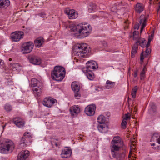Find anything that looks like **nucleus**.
<instances>
[{
	"instance_id": "obj_1",
	"label": "nucleus",
	"mask_w": 160,
	"mask_h": 160,
	"mask_svg": "<svg viewBox=\"0 0 160 160\" xmlns=\"http://www.w3.org/2000/svg\"><path fill=\"white\" fill-rule=\"evenodd\" d=\"M69 28L71 32L75 33V35L78 38L88 37L92 31L91 26L88 23H80L77 25H70Z\"/></svg>"
},
{
	"instance_id": "obj_2",
	"label": "nucleus",
	"mask_w": 160,
	"mask_h": 160,
	"mask_svg": "<svg viewBox=\"0 0 160 160\" xmlns=\"http://www.w3.org/2000/svg\"><path fill=\"white\" fill-rule=\"evenodd\" d=\"M111 154L114 158H118L120 157V155L117 151L119 150L121 148H124V146L123 142L119 136L114 137L111 143Z\"/></svg>"
},
{
	"instance_id": "obj_3",
	"label": "nucleus",
	"mask_w": 160,
	"mask_h": 160,
	"mask_svg": "<svg viewBox=\"0 0 160 160\" xmlns=\"http://www.w3.org/2000/svg\"><path fill=\"white\" fill-rule=\"evenodd\" d=\"M76 56L87 58L90 52L89 48L86 43H82L76 46L73 50Z\"/></svg>"
},
{
	"instance_id": "obj_4",
	"label": "nucleus",
	"mask_w": 160,
	"mask_h": 160,
	"mask_svg": "<svg viewBox=\"0 0 160 160\" xmlns=\"http://www.w3.org/2000/svg\"><path fill=\"white\" fill-rule=\"evenodd\" d=\"M66 73L65 69L59 66H56L51 72L52 79L58 81H61L65 77Z\"/></svg>"
},
{
	"instance_id": "obj_5",
	"label": "nucleus",
	"mask_w": 160,
	"mask_h": 160,
	"mask_svg": "<svg viewBox=\"0 0 160 160\" xmlns=\"http://www.w3.org/2000/svg\"><path fill=\"white\" fill-rule=\"evenodd\" d=\"M14 148L13 142L11 140H6L4 142L0 144V152L6 154L9 152H12Z\"/></svg>"
},
{
	"instance_id": "obj_6",
	"label": "nucleus",
	"mask_w": 160,
	"mask_h": 160,
	"mask_svg": "<svg viewBox=\"0 0 160 160\" xmlns=\"http://www.w3.org/2000/svg\"><path fill=\"white\" fill-rule=\"evenodd\" d=\"M34 46L33 43L31 42H26L23 44L21 49L23 53H28L30 52L32 50Z\"/></svg>"
},
{
	"instance_id": "obj_7",
	"label": "nucleus",
	"mask_w": 160,
	"mask_h": 160,
	"mask_svg": "<svg viewBox=\"0 0 160 160\" xmlns=\"http://www.w3.org/2000/svg\"><path fill=\"white\" fill-rule=\"evenodd\" d=\"M23 32L21 31L15 32L11 34V38L13 41L17 42L23 37Z\"/></svg>"
},
{
	"instance_id": "obj_8",
	"label": "nucleus",
	"mask_w": 160,
	"mask_h": 160,
	"mask_svg": "<svg viewBox=\"0 0 160 160\" xmlns=\"http://www.w3.org/2000/svg\"><path fill=\"white\" fill-rule=\"evenodd\" d=\"M57 100L51 97L45 98L42 102L43 105L47 107H51L53 104L57 102Z\"/></svg>"
},
{
	"instance_id": "obj_9",
	"label": "nucleus",
	"mask_w": 160,
	"mask_h": 160,
	"mask_svg": "<svg viewBox=\"0 0 160 160\" xmlns=\"http://www.w3.org/2000/svg\"><path fill=\"white\" fill-rule=\"evenodd\" d=\"M64 12L68 15L69 18L70 19H75L78 16L77 12L73 9H66L64 10Z\"/></svg>"
},
{
	"instance_id": "obj_10",
	"label": "nucleus",
	"mask_w": 160,
	"mask_h": 160,
	"mask_svg": "<svg viewBox=\"0 0 160 160\" xmlns=\"http://www.w3.org/2000/svg\"><path fill=\"white\" fill-rule=\"evenodd\" d=\"M96 107L93 104L87 106L85 108V112L88 116H92L94 115Z\"/></svg>"
},
{
	"instance_id": "obj_11",
	"label": "nucleus",
	"mask_w": 160,
	"mask_h": 160,
	"mask_svg": "<svg viewBox=\"0 0 160 160\" xmlns=\"http://www.w3.org/2000/svg\"><path fill=\"white\" fill-rule=\"evenodd\" d=\"M148 18V16L145 17L144 15H142L140 17L139 24L141 26L140 33H142L143 28L146 26Z\"/></svg>"
},
{
	"instance_id": "obj_12",
	"label": "nucleus",
	"mask_w": 160,
	"mask_h": 160,
	"mask_svg": "<svg viewBox=\"0 0 160 160\" xmlns=\"http://www.w3.org/2000/svg\"><path fill=\"white\" fill-rule=\"evenodd\" d=\"M86 64V70L91 71V69H96L98 68L97 63L95 61H89Z\"/></svg>"
},
{
	"instance_id": "obj_13",
	"label": "nucleus",
	"mask_w": 160,
	"mask_h": 160,
	"mask_svg": "<svg viewBox=\"0 0 160 160\" xmlns=\"http://www.w3.org/2000/svg\"><path fill=\"white\" fill-rule=\"evenodd\" d=\"M29 155L28 151L26 150L22 151L18 154L17 160H25Z\"/></svg>"
},
{
	"instance_id": "obj_14",
	"label": "nucleus",
	"mask_w": 160,
	"mask_h": 160,
	"mask_svg": "<svg viewBox=\"0 0 160 160\" xmlns=\"http://www.w3.org/2000/svg\"><path fill=\"white\" fill-rule=\"evenodd\" d=\"M70 111L72 116L77 115L80 112L79 107L78 105H75L70 108Z\"/></svg>"
},
{
	"instance_id": "obj_15",
	"label": "nucleus",
	"mask_w": 160,
	"mask_h": 160,
	"mask_svg": "<svg viewBox=\"0 0 160 160\" xmlns=\"http://www.w3.org/2000/svg\"><path fill=\"white\" fill-rule=\"evenodd\" d=\"M13 122L17 127L20 128H22L24 125L23 121L19 118H16L13 120Z\"/></svg>"
},
{
	"instance_id": "obj_16",
	"label": "nucleus",
	"mask_w": 160,
	"mask_h": 160,
	"mask_svg": "<svg viewBox=\"0 0 160 160\" xmlns=\"http://www.w3.org/2000/svg\"><path fill=\"white\" fill-rule=\"evenodd\" d=\"M71 149L67 148L62 150L61 152L62 157L65 158L69 157L71 155Z\"/></svg>"
},
{
	"instance_id": "obj_17",
	"label": "nucleus",
	"mask_w": 160,
	"mask_h": 160,
	"mask_svg": "<svg viewBox=\"0 0 160 160\" xmlns=\"http://www.w3.org/2000/svg\"><path fill=\"white\" fill-rule=\"evenodd\" d=\"M135 143L136 142L133 140L131 141V144L130 146V150L129 152V154L128 155V157L130 160L131 159L132 160H135L134 158H136V157L134 158V156L132 157V158H131V154H132V153L134 152L135 151Z\"/></svg>"
},
{
	"instance_id": "obj_18",
	"label": "nucleus",
	"mask_w": 160,
	"mask_h": 160,
	"mask_svg": "<svg viewBox=\"0 0 160 160\" xmlns=\"http://www.w3.org/2000/svg\"><path fill=\"white\" fill-rule=\"evenodd\" d=\"M30 62L34 65H39L41 63L40 58L36 56H32L29 58Z\"/></svg>"
},
{
	"instance_id": "obj_19",
	"label": "nucleus",
	"mask_w": 160,
	"mask_h": 160,
	"mask_svg": "<svg viewBox=\"0 0 160 160\" xmlns=\"http://www.w3.org/2000/svg\"><path fill=\"white\" fill-rule=\"evenodd\" d=\"M21 66L17 63H12L10 64V68L13 71L19 72L21 69Z\"/></svg>"
},
{
	"instance_id": "obj_20",
	"label": "nucleus",
	"mask_w": 160,
	"mask_h": 160,
	"mask_svg": "<svg viewBox=\"0 0 160 160\" xmlns=\"http://www.w3.org/2000/svg\"><path fill=\"white\" fill-rule=\"evenodd\" d=\"M43 86L42 84L38 86L37 88H35L32 89L33 91L35 94V96H40L42 92Z\"/></svg>"
},
{
	"instance_id": "obj_21",
	"label": "nucleus",
	"mask_w": 160,
	"mask_h": 160,
	"mask_svg": "<svg viewBox=\"0 0 160 160\" xmlns=\"http://www.w3.org/2000/svg\"><path fill=\"white\" fill-rule=\"evenodd\" d=\"M144 9V5L141 3H137L135 7V11L136 12L139 13H141L143 11Z\"/></svg>"
},
{
	"instance_id": "obj_22",
	"label": "nucleus",
	"mask_w": 160,
	"mask_h": 160,
	"mask_svg": "<svg viewBox=\"0 0 160 160\" xmlns=\"http://www.w3.org/2000/svg\"><path fill=\"white\" fill-rule=\"evenodd\" d=\"M44 42L43 38L42 37L37 38L34 41V44L36 47L39 48Z\"/></svg>"
},
{
	"instance_id": "obj_23",
	"label": "nucleus",
	"mask_w": 160,
	"mask_h": 160,
	"mask_svg": "<svg viewBox=\"0 0 160 160\" xmlns=\"http://www.w3.org/2000/svg\"><path fill=\"white\" fill-rule=\"evenodd\" d=\"M151 142H156L160 144V134L158 133H155L152 136Z\"/></svg>"
},
{
	"instance_id": "obj_24",
	"label": "nucleus",
	"mask_w": 160,
	"mask_h": 160,
	"mask_svg": "<svg viewBox=\"0 0 160 160\" xmlns=\"http://www.w3.org/2000/svg\"><path fill=\"white\" fill-rule=\"evenodd\" d=\"M71 87L72 90L74 92H77L79 91L80 87L78 82H73L71 84Z\"/></svg>"
},
{
	"instance_id": "obj_25",
	"label": "nucleus",
	"mask_w": 160,
	"mask_h": 160,
	"mask_svg": "<svg viewBox=\"0 0 160 160\" xmlns=\"http://www.w3.org/2000/svg\"><path fill=\"white\" fill-rule=\"evenodd\" d=\"M10 4V2L8 0H0V7H7Z\"/></svg>"
},
{
	"instance_id": "obj_26",
	"label": "nucleus",
	"mask_w": 160,
	"mask_h": 160,
	"mask_svg": "<svg viewBox=\"0 0 160 160\" xmlns=\"http://www.w3.org/2000/svg\"><path fill=\"white\" fill-rule=\"evenodd\" d=\"M86 72L85 73V75L88 79L90 80H92L94 78V76L93 73L91 71H88L86 70Z\"/></svg>"
},
{
	"instance_id": "obj_27",
	"label": "nucleus",
	"mask_w": 160,
	"mask_h": 160,
	"mask_svg": "<svg viewBox=\"0 0 160 160\" xmlns=\"http://www.w3.org/2000/svg\"><path fill=\"white\" fill-rule=\"evenodd\" d=\"M115 85V83L109 80L106 81L105 87L107 89H110L114 87Z\"/></svg>"
},
{
	"instance_id": "obj_28",
	"label": "nucleus",
	"mask_w": 160,
	"mask_h": 160,
	"mask_svg": "<svg viewBox=\"0 0 160 160\" xmlns=\"http://www.w3.org/2000/svg\"><path fill=\"white\" fill-rule=\"evenodd\" d=\"M98 130L102 133H105L107 131V128L105 125H101L98 126Z\"/></svg>"
},
{
	"instance_id": "obj_29",
	"label": "nucleus",
	"mask_w": 160,
	"mask_h": 160,
	"mask_svg": "<svg viewBox=\"0 0 160 160\" xmlns=\"http://www.w3.org/2000/svg\"><path fill=\"white\" fill-rule=\"evenodd\" d=\"M40 84V82L38 81L35 78H33L32 81L31 85L32 87H36V88H37L38 87V86L41 85V84Z\"/></svg>"
},
{
	"instance_id": "obj_30",
	"label": "nucleus",
	"mask_w": 160,
	"mask_h": 160,
	"mask_svg": "<svg viewBox=\"0 0 160 160\" xmlns=\"http://www.w3.org/2000/svg\"><path fill=\"white\" fill-rule=\"evenodd\" d=\"M145 40L144 38H140L136 42V44L139 43L140 45L142 47H144L145 45Z\"/></svg>"
},
{
	"instance_id": "obj_31",
	"label": "nucleus",
	"mask_w": 160,
	"mask_h": 160,
	"mask_svg": "<svg viewBox=\"0 0 160 160\" xmlns=\"http://www.w3.org/2000/svg\"><path fill=\"white\" fill-rule=\"evenodd\" d=\"M98 122L100 124L103 123L105 121V118L103 115H100L97 118Z\"/></svg>"
},
{
	"instance_id": "obj_32",
	"label": "nucleus",
	"mask_w": 160,
	"mask_h": 160,
	"mask_svg": "<svg viewBox=\"0 0 160 160\" xmlns=\"http://www.w3.org/2000/svg\"><path fill=\"white\" fill-rule=\"evenodd\" d=\"M138 49V47L136 45H134L132 47L131 52V57L132 58L134 57Z\"/></svg>"
},
{
	"instance_id": "obj_33",
	"label": "nucleus",
	"mask_w": 160,
	"mask_h": 160,
	"mask_svg": "<svg viewBox=\"0 0 160 160\" xmlns=\"http://www.w3.org/2000/svg\"><path fill=\"white\" fill-rule=\"evenodd\" d=\"M139 33L138 32L136 31H134L133 32V39L136 40L137 41L140 38V37L139 36Z\"/></svg>"
},
{
	"instance_id": "obj_34",
	"label": "nucleus",
	"mask_w": 160,
	"mask_h": 160,
	"mask_svg": "<svg viewBox=\"0 0 160 160\" xmlns=\"http://www.w3.org/2000/svg\"><path fill=\"white\" fill-rule=\"evenodd\" d=\"M26 139L25 137H22L21 140L19 145L21 147H22L26 145Z\"/></svg>"
},
{
	"instance_id": "obj_35",
	"label": "nucleus",
	"mask_w": 160,
	"mask_h": 160,
	"mask_svg": "<svg viewBox=\"0 0 160 160\" xmlns=\"http://www.w3.org/2000/svg\"><path fill=\"white\" fill-rule=\"evenodd\" d=\"M138 87L137 86L134 87V88L132 89V95L133 98H135L136 97L137 91V90Z\"/></svg>"
},
{
	"instance_id": "obj_36",
	"label": "nucleus",
	"mask_w": 160,
	"mask_h": 160,
	"mask_svg": "<svg viewBox=\"0 0 160 160\" xmlns=\"http://www.w3.org/2000/svg\"><path fill=\"white\" fill-rule=\"evenodd\" d=\"M151 53V49L149 47H146L145 52V57H147Z\"/></svg>"
},
{
	"instance_id": "obj_37",
	"label": "nucleus",
	"mask_w": 160,
	"mask_h": 160,
	"mask_svg": "<svg viewBox=\"0 0 160 160\" xmlns=\"http://www.w3.org/2000/svg\"><path fill=\"white\" fill-rule=\"evenodd\" d=\"M4 108L7 111L9 112L12 110V107L8 104H7L4 106Z\"/></svg>"
},
{
	"instance_id": "obj_38",
	"label": "nucleus",
	"mask_w": 160,
	"mask_h": 160,
	"mask_svg": "<svg viewBox=\"0 0 160 160\" xmlns=\"http://www.w3.org/2000/svg\"><path fill=\"white\" fill-rule=\"evenodd\" d=\"M75 98L76 99H79L81 97L79 91L77 92H74Z\"/></svg>"
},
{
	"instance_id": "obj_39",
	"label": "nucleus",
	"mask_w": 160,
	"mask_h": 160,
	"mask_svg": "<svg viewBox=\"0 0 160 160\" xmlns=\"http://www.w3.org/2000/svg\"><path fill=\"white\" fill-rule=\"evenodd\" d=\"M120 155V157L118 158H116L117 159H118L119 160H121L122 159H123L124 158L125 156V153L124 152H123L120 154L118 153Z\"/></svg>"
},
{
	"instance_id": "obj_40",
	"label": "nucleus",
	"mask_w": 160,
	"mask_h": 160,
	"mask_svg": "<svg viewBox=\"0 0 160 160\" xmlns=\"http://www.w3.org/2000/svg\"><path fill=\"white\" fill-rule=\"evenodd\" d=\"M51 144L52 146L54 148L55 146L58 147L60 145V144L59 143L57 142L54 140L51 141Z\"/></svg>"
},
{
	"instance_id": "obj_41",
	"label": "nucleus",
	"mask_w": 160,
	"mask_h": 160,
	"mask_svg": "<svg viewBox=\"0 0 160 160\" xmlns=\"http://www.w3.org/2000/svg\"><path fill=\"white\" fill-rule=\"evenodd\" d=\"M130 115L129 113L125 114V117L123 119L127 121L128 119H130Z\"/></svg>"
},
{
	"instance_id": "obj_42",
	"label": "nucleus",
	"mask_w": 160,
	"mask_h": 160,
	"mask_svg": "<svg viewBox=\"0 0 160 160\" xmlns=\"http://www.w3.org/2000/svg\"><path fill=\"white\" fill-rule=\"evenodd\" d=\"M145 73V70H144V69H143L140 73L141 79L142 80L144 78Z\"/></svg>"
},
{
	"instance_id": "obj_43",
	"label": "nucleus",
	"mask_w": 160,
	"mask_h": 160,
	"mask_svg": "<svg viewBox=\"0 0 160 160\" xmlns=\"http://www.w3.org/2000/svg\"><path fill=\"white\" fill-rule=\"evenodd\" d=\"M24 137H25V138H27L28 137L30 138L31 137V136L30 135V133L29 132H26L24 133Z\"/></svg>"
},
{
	"instance_id": "obj_44",
	"label": "nucleus",
	"mask_w": 160,
	"mask_h": 160,
	"mask_svg": "<svg viewBox=\"0 0 160 160\" xmlns=\"http://www.w3.org/2000/svg\"><path fill=\"white\" fill-rule=\"evenodd\" d=\"M152 38H150V37H149V38L148 39V41L147 42L146 45V47H149L150 44V42L152 40Z\"/></svg>"
},
{
	"instance_id": "obj_45",
	"label": "nucleus",
	"mask_w": 160,
	"mask_h": 160,
	"mask_svg": "<svg viewBox=\"0 0 160 160\" xmlns=\"http://www.w3.org/2000/svg\"><path fill=\"white\" fill-rule=\"evenodd\" d=\"M127 124V122L126 121H125L123 120L122 123H121V125L122 126V127L123 128H125L126 127V125Z\"/></svg>"
},
{
	"instance_id": "obj_46",
	"label": "nucleus",
	"mask_w": 160,
	"mask_h": 160,
	"mask_svg": "<svg viewBox=\"0 0 160 160\" xmlns=\"http://www.w3.org/2000/svg\"><path fill=\"white\" fill-rule=\"evenodd\" d=\"M38 15L42 18H44L46 15V14L44 12H42L39 13Z\"/></svg>"
},
{
	"instance_id": "obj_47",
	"label": "nucleus",
	"mask_w": 160,
	"mask_h": 160,
	"mask_svg": "<svg viewBox=\"0 0 160 160\" xmlns=\"http://www.w3.org/2000/svg\"><path fill=\"white\" fill-rule=\"evenodd\" d=\"M144 57L143 55V52H142L140 56V60L141 61L143 62V60L144 59Z\"/></svg>"
},
{
	"instance_id": "obj_48",
	"label": "nucleus",
	"mask_w": 160,
	"mask_h": 160,
	"mask_svg": "<svg viewBox=\"0 0 160 160\" xmlns=\"http://www.w3.org/2000/svg\"><path fill=\"white\" fill-rule=\"evenodd\" d=\"M138 73V71L137 70H136L134 71V74L133 75V76L134 78H136L137 77V74Z\"/></svg>"
},
{
	"instance_id": "obj_49",
	"label": "nucleus",
	"mask_w": 160,
	"mask_h": 160,
	"mask_svg": "<svg viewBox=\"0 0 160 160\" xmlns=\"http://www.w3.org/2000/svg\"><path fill=\"white\" fill-rule=\"evenodd\" d=\"M134 28V29L138 30L139 28V25L138 24H136Z\"/></svg>"
},
{
	"instance_id": "obj_50",
	"label": "nucleus",
	"mask_w": 160,
	"mask_h": 160,
	"mask_svg": "<svg viewBox=\"0 0 160 160\" xmlns=\"http://www.w3.org/2000/svg\"><path fill=\"white\" fill-rule=\"evenodd\" d=\"M4 64V61L3 60H0V66H2Z\"/></svg>"
},
{
	"instance_id": "obj_51",
	"label": "nucleus",
	"mask_w": 160,
	"mask_h": 160,
	"mask_svg": "<svg viewBox=\"0 0 160 160\" xmlns=\"http://www.w3.org/2000/svg\"><path fill=\"white\" fill-rule=\"evenodd\" d=\"M157 11L158 13L159 11H160V4H159L158 6V8L157 9Z\"/></svg>"
},
{
	"instance_id": "obj_52",
	"label": "nucleus",
	"mask_w": 160,
	"mask_h": 160,
	"mask_svg": "<svg viewBox=\"0 0 160 160\" xmlns=\"http://www.w3.org/2000/svg\"><path fill=\"white\" fill-rule=\"evenodd\" d=\"M153 33H152L151 34V36H149V37L150 36V38H153Z\"/></svg>"
},
{
	"instance_id": "obj_53",
	"label": "nucleus",
	"mask_w": 160,
	"mask_h": 160,
	"mask_svg": "<svg viewBox=\"0 0 160 160\" xmlns=\"http://www.w3.org/2000/svg\"><path fill=\"white\" fill-rule=\"evenodd\" d=\"M151 145L153 146H154L155 145V144L154 143H151Z\"/></svg>"
},
{
	"instance_id": "obj_54",
	"label": "nucleus",
	"mask_w": 160,
	"mask_h": 160,
	"mask_svg": "<svg viewBox=\"0 0 160 160\" xmlns=\"http://www.w3.org/2000/svg\"><path fill=\"white\" fill-rule=\"evenodd\" d=\"M48 160H55L54 158H49Z\"/></svg>"
},
{
	"instance_id": "obj_55",
	"label": "nucleus",
	"mask_w": 160,
	"mask_h": 160,
	"mask_svg": "<svg viewBox=\"0 0 160 160\" xmlns=\"http://www.w3.org/2000/svg\"><path fill=\"white\" fill-rule=\"evenodd\" d=\"M12 59L11 58H9V61H12Z\"/></svg>"
},
{
	"instance_id": "obj_56",
	"label": "nucleus",
	"mask_w": 160,
	"mask_h": 160,
	"mask_svg": "<svg viewBox=\"0 0 160 160\" xmlns=\"http://www.w3.org/2000/svg\"><path fill=\"white\" fill-rule=\"evenodd\" d=\"M143 69H144V70H145V66L144 67Z\"/></svg>"
},
{
	"instance_id": "obj_57",
	"label": "nucleus",
	"mask_w": 160,
	"mask_h": 160,
	"mask_svg": "<svg viewBox=\"0 0 160 160\" xmlns=\"http://www.w3.org/2000/svg\"><path fill=\"white\" fill-rule=\"evenodd\" d=\"M153 148H154V149H156V147H153Z\"/></svg>"
},
{
	"instance_id": "obj_58",
	"label": "nucleus",
	"mask_w": 160,
	"mask_h": 160,
	"mask_svg": "<svg viewBox=\"0 0 160 160\" xmlns=\"http://www.w3.org/2000/svg\"><path fill=\"white\" fill-rule=\"evenodd\" d=\"M125 23H127V22H126V21H125Z\"/></svg>"
},
{
	"instance_id": "obj_59",
	"label": "nucleus",
	"mask_w": 160,
	"mask_h": 160,
	"mask_svg": "<svg viewBox=\"0 0 160 160\" xmlns=\"http://www.w3.org/2000/svg\"><path fill=\"white\" fill-rule=\"evenodd\" d=\"M132 118H133V117H132Z\"/></svg>"
},
{
	"instance_id": "obj_60",
	"label": "nucleus",
	"mask_w": 160,
	"mask_h": 160,
	"mask_svg": "<svg viewBox=\"0 0 160 160\" xmlns=\"http://www.w3.org/2000/svg\"><path fill=\"white\" fill-rule=\"evenodd\" d=\"M5 126H4V127H3V128H4V127H5Z\"/></svg>"
},
{
	"instance_id": "obj_61",
	"label": "nucleus",
	"mask_w": 160,
	"mask_h": 160,
	"mask_svg": "<svg viewBox=\"0 0 160 160\" xmlns=\"http://www.w3.org/2000/svg\"><path fill=\"white\" fill-rule=\"evenodd\" d=\"M5 126H4V127H3V128H4V127H5Z\"/></svg>"
},
{
	"instance_id": "obj_62",
	"label": "nucleus",
	"mask_w": 160,
	"mask_h": 160,
	"mask_svg": "<svg viewBox=\"0 0 160 160\" xmlns=\"http://www.w3.org/2000/svg\"><path fill=\"white\" fill-rule=\"evenodd\" d=\"M159 4H160V2H159Z\"/></svg>"
}]
</instances>
